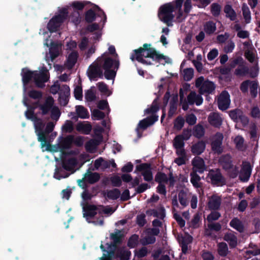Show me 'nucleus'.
Masks as SVG:
<instances>
[{"label": "nucleus", "instance_id": "40", "mask_svg": "<svg viewBox=\"0 0 260 260\" xmlns=\"http://www.w3.org/2000/svg\"><path fill=\"white\" fill-rule=\"evenodd\" d=\"M190 182L192 185L197 188H200L201 187L200 177L195 172H192L190 173Z\"/></svg>", "mask_w": 260, "mask_h": 260}, {"label": "nucleus", "instance_id": "49", "mask_svg": "<svg viewBox=\"0 0 260 260\" xmlns=\"http://www.w3.org/2000/svg\"><path fill=\"white\" fill-rule=\"evenodd\" d=\"M139 238V236L137 234L132 235L128 240L127 246L130 248L136 247L138 245Z\"/></svg>", "mask_w": 260, "mask_h": 260}, {"label": "nucleus", "instance_id": "17", "mask_svg": "<svg viewBox=\"0 0 260 260\" xmlns=\"http://www.w3.org/2000/svg\"><path fill=\"white\" fill-rule=\"evenodd\" d=\"M35 71H31L27 68H23L21 70V76L23 87L25 88L31 81H34Z\"/></svg>", "mask_w": 260, "mask_h": 260}, {"label": "nucleus", "instance_id": "43", "mask_svg": "<svg viewBox=\"0 0 260 260\" xmlns=\"http://www.w3.org/2000/svg\"><path fill=\"white\" fill-rule=\"evenodd\" d=\"M224 240L229 244L230 246L232 247H235L237 245V238L233 234H226L224 236Z\"/></svg>", "mask_w": 260, "mask_h": 260}, {"label": "nucleus", "instance_id": "21", "mask_svg": "<svg viewBox=\"0 0 260 260\" xmlns=\"http://www.w3.org/2000/svg\"><path fill=\"white\" fill-rule=\"evenodd\" d=\"M251 167L249 162L243 163L242 170L240 174L239 178L243 182L247 181L251 175Z\"/></svg>", "mask_w": 260, "mask_h": 260}, {"label": "nucleus", "instance_id": "13", "mask_svg": "<svg viewBox=\"0 0 260 260\" xmlns=\"http://www.w3.org/2000/svg\"><path fill=\"white\" fill-rule=\"evenodd\" d=\"M158 120V116L150 115L147 117L140 120L138 125L137 131L139 137H141V135L139 133V129H146L148 126L152 125L155 121Z\"/></svg>", "mask_w": 260, "mask_h": 260}, {"label": "nucleus", "instance_id": "19", "mask_svg": "<svg viewBox=\"0 0 260 260\" xmlns=\"http://www.w3.org/2000/svg\"><path fill=\"white\" fill-rule=\"evenodd\" d=\"M123 237L124 235L122 233V231L115 229L114 233H111L110 235V239L112 240L113 242L109 243V247L113 246L116 248L117 244H121Z\"/></svg>", "mask_w": 260, "mask_h": 260}, {"label": "nucleus", "instance_id": "35", "mask_svg": "<svg viewBox=\"0 0 260 260\" xmlns=\"http://www.w3.org/2000/svg\"><path fill=\"white\" fill-rule=\"evenodd\" d=\"M100 178V174L96 172H89L85 175V179L90 184H94L97 182Z\"/></svg>", "mask_w": 260, "mask_h": 260}, {"label": "nucleus", "instance_id": "26", "mask_svg": "<svg viewBox=\"0 0 260 260\" xmlns=\"http://www.w3.org/2000/svg\"><path fill=\"white\" fill-rule=\"evenodd\" d=\"M206 144L204 142L201 141L194 143L191 146V151L194 155H200L205 150Z\"/></svg>", "mask_w": 260, "mask_h": 260}, {"label": "nucleus", "instance_id": "15", "mask_svg": "<svg viewBox=\"0 0 260 260\" xmlns=\"http://www.w3.org/2000/svg\"><path fill=\"white\" fill-rule=\"evenodd\" d=\"M36 104L38 108L41 111V114L43 115L48 114L53 107L54 99L52 96L48 97L42 104L37 102Z\"/></svg>", "mask_w": 260, "mask_h": 260}, {"label": "nucleus", "instance_id": "50", "mask_svg": "<svg viewBox=\"0 0 260 260\" xmlns=\"http://www.w3.org/2000/svg\"><path fill=\"white\" fill-rule=\"evenodd\" d=\"M70 19L71 22L77 26L80 23L82 17L79 12L75 11L71 14Z\"/></svg>", "mask_w": 260, "mask_h": 260}, {"label": "nucleus", "instance_id": "8", "mask_svg": "<svg viewBox=\"0 0 260 260\" xmlns=\"http://www.w3.org/2000/svg\"><path fill=\"white\" fill-rule=\"evenodd\" d=\"M87 74L90 80H94L98 78H103V70L97 60L89 66Z\"/></svg>", "mask_w": 260, "mask_h": 260}, {"label": "nucleus", "instance_id": "53", "mask_svg": "<svg viewBox=\"0 0 260 260\" xmlns=\"http://www.w3.org/2000/svg\"><path fill=\"white\" fill-rule=\"evenodd\" d=\"M117 71L114 68L105 70L104 76L105 78L107 80L114 79L116 76Z\"/></svg>", "mask_w": 260, "mask_h": 260}, {"label": "nucleus", "instance_id": "14", "mask_svg": "<svg viewBox=\"0 0 260 260\" xmlns=\"http://www.w3.org/2000/svg\"><path fill=\"white\" fill-rule=\"evenodd\" d=\"M231 103L230 95L225 91L222 92L217 100L218 106L219 109L225 110L229 108Z\"/></svg>", "mask_w": 260, "mask_h": 260}, {"label": "nucleus", "instance_id": "55", "mask_svg": "<svg viewBox=\"0 0 260 260\" xmlns=\"http://www.w3.org/2000/svg\"><path fill=\"white\" fill-rule=\"evenodd\" d=\"M28 95L32 99L40 100L42 98L43 94L40 91L32 89L28 92Z\"/></svg>", "mask_w": 260, "mask_h": 260}, {"label": "nucleus", "instance_id": "22", "mask_svg": "<svg viewBox=\"0 0 260 260\" xmlns=\"http://www.w3.org/2000/svg\"><path fill=\"white\" fill-rule=\"evenodd\" d=\"M221 202L220 196L213 194L209 197L207 207L210 210H217L219 208Z\"/></svg>", "mask_w": 260, "mask_h": 260}, {"label": "nucleus", "instance_id": "61", "mask_svg": "<svg viewBox=\"0 0 260 260\" xmlns=\"http://www.w3.org/2000/svg\"><path fill=\"white\" fill-rule=\"evenodd\" d=\"M62 130L66 133H72L74 129L73 123L70 120H67L62 127Z\"/></svg>", "mask_w": 260, "mask_h": 260}, {"label": "nucleus", "instance_id": "32", "mask_svg": "<svg viewBox=\"0 0 260 260\" xmlns=\"http://www.w3.org/2000/svg\"><path fill=\"white\" fill-rule=\"evenodd\" d=\"M184 63L182 62L181 64V74L183 77V79L185 81L190 80L193 77L194 71L192 68H186L182 69Z\"/></svg>", "mask_w": 260, "mask_h": 260}, {"label": "nucleus", "instance_id": "57", "mask_svg": "<svg viewBox=\"0 0 260 260\" xmlns=\"http://www.w3.org/2000/svg\"><path fill=\"white\" fill-rule=\"evenodd\" d=\"M25 116L27 119L34 121L38 117L35 114L34 108L30 107L28 108L25 112Z\"/></svg>", "mask_w": 260, "mask_h": 260}, {"label": "nucleus", "instance_id": "63", "mask_svg": "<svg viewBox=\"0 0 260 260\" xmlns=\"http://www.w3.org/2000/svg\"><path fill=\"white\" fill-rule=\"evenodd\" d=\"M229 175L232 178H235L238 174L239 170L238 168L234 165L230 166V168L226 170Z\"/></svg>", "mask_w": 260, "mask_h": 260}, {"label": "nucleus", "instance_id": "59", "mask_svg": "<svg viewBox=\"0 0 260 260\" xmlns=\"http://www.w3.org/2000/svg\"><path fill=\"white\" fill-rule=\"evenodd\" d=\"M155 242V237L150 234L141 240V243L143 245H147L150 244H153Z\"/></svg>", "mask_w": 260, "mask_h": 260}, {"label": "nucleus", "instance_id": "52", "mask_svg": "<svg viewBox=\"0 0 260 260\" xmlns=\"http://www.w3.org/2000/svg\"><path fill=\"white\" fill-rule=\"evenodd\" d=\"M216 30L215 24L211 21L207 22L204 25V30L208 34L213 33Z\"/></svg>", "mask_w": 260, "mask_h": 260}, {"label": "nucleus", "instance_id": "44", "mask_svg": "<svg viewBox=\"0 0 260 260\" xmlns=\"http://www.w3.org/2000/svg\"><path fill=\"white\" fill-rule=\"evenodd\" d=\"M70 175V174L66 172L64 169H56L54 174V177L57 180H60L62 178L68 177Z\"/></svg>", "mask_w": 260, "mask_h": 260}, {"label": "nucleus", "instance_id": "39", "mask_svg": "<svg viewBox=\"0 0 260 260\" xmlns=\"http://www.w3.org/2000/svg\"><path fill=\"white\" fill-rule=\"evenodd\" d=\"M234 143L236 148L239 150L243 151L246 148L245 144H244V140L241 136H236L234 139Z\"/></svg>", "mask_w": 260, "mask_h": 260}, {"label": "nucleus", "instance_id": "31", "mask_svg": "<svg viewBox=\"0 0 260 260\" xmlns=\"http://www.w3.org/2000/svg\"><path fill=\"white\" fill-rule=\"evenodd\" d=\"M131 254L129 251L119 248L116 250L115 258H119V260H129Z\"/></svg>", "mask_w": 260, "mask_h": 260}, {"label": "nucleus", "instance_id": "27", "mask_svg": "<svg viewBox=\"0 0 260 260\" xmlns=\"http://www.w3.org/2000/svg\"><path fill=\"white\" fill-rule=\"evenodd\" d=\"M191 196V193L187 189H183L180 191L178 194V200L180 204L183 207H186L188 203V200Z\"/></svg>", "mask_w": 260, "mask_h": 260}, {"label": "nucleus", "instance_id": "37", "mask_svg": "<svg viewBox=\"0 0 260 260\" xmlns=\"http://www.w3.org/2000/svg\"><path fill=\"white\" fill-rule=\"evenodd\" d=\"M230 225L239 232H242L244 231V226L242 222L237 218L233 219L231 221Z\"/></svg>", "mask_w": 260, "mask_h": 260}, {"label": "nucleus", "instance_id": "4", "mask_svg": "<svg viewBox=\"0 0 260 260\" xmlns=\"http://www.w3.org/2000/svg\"><path fill=\"white\" fill-rule=\"evenodd\" d=\"M195 86L200 94H212L215 89L214 83L203 76L196 79Z\"/></svg>", "mask_w": 260, "mask_h": 260}, {"label": "nucleus", "instance_id": "9", "mask_svg": "<svg viewBox=\"0 0 260 260\" xmlns=\"http://www.w3.org/2000/svg\"><path fill=\"white\" fill-rule=\"evenodd\" d=\"M35 128L36 132L37 133L38 139L39 142H41L42 147H44L47 143V140L46 136L44 134V128L45 127V123L42 119L37 118L34 121Z\"/></svg>", "mask_w": 260, "mask_h": 260}, {"label": "nucleus", "instance_id": "56", "mask_svg": "<svg viewBox=\"0 0 260 260\" xmlns=\"http://www.w3.org/2000/svg\"><path fill=\"white\" fill-rule=\"evenodd\" d=\"M110 179L113 186L119 187L121 186L122 180L119 176L115 175L111 177Z\"/></svg>", "mask_w": 260, "mask_h": 260}, {"label": "nucleus", "instance_id": "24", "mask_svg": "<svg viewBox=\"0 0 260 260\" xmlns=\"http://www.w3.org/2000/svg\"><path fill=\"white\" fill-rule=\"evenodd\" d=\"M76 111L77 116L74 115V116L72 117L73 120L77 121L78 117L82 119H85L89 117V113L87 110L81 105L76 106ZM71 114L75 115V113L71 112Z\"/></svg>", "mask_w": 260, "mask_h": 260}, {"label": "nucleus", "instance_id": "41", "mask_svg": "<svg viewBox=\"0 0 260 260\" xmlns=\"http://www.w3.org/2000/svg\"><path fill=\"white\" fill-rule=\"evenodd\" d=\"M106 245L107 249V253H103L102 257L112 260L113 257L115 258L116 251L115 249L116 248H114L113 246L109 247V243H106Z\"/></svg>", "mask_w": 260, "mask_h": 260}, {"label": "nucleus", "instance_id": "1", "mask_svg": "<svg viewBox=\"0 0 260 260\" xmlns=\"http://www.w3.org/2000/svg\"><path fill=\"white\" fill-rule=\"evenodd\" d=\"M184 0H176L175 7L171 3L164 5V22L168 26L172 25V20L174 17L173 12L176 15V19L178 21H182L185 17V13H188L192 8L191 1L186 0L184 6V12L182 11V5Z\"/></svg>", "mask_w": 260, "mask_h": 260}, {"label": "nucleus", "instance_id": "3", "mask_svg": "<svg viewBox=\"0 0 260 260\" xmlns=\"http://www.w3.org/2000/svg\"><path fill=\"white\" fill-rule=\"evenodd\" d=\"M68 17V10L66 8H62L59 10L58 13L56 14L49 20L47 24V29L50 32L57 31Z\"/></svg>", "mask_w": 260, "mask_h": 260}, {"label": "nucleus", "instance_id": "20", "mask_svg": "<svg viewBox=\"0 0 260 260\" xmlns=\"http://www.w3.org/2000/svg\"><path fill=\"white\" fill-rule=\"evenodd\" d=\"M223 139V135L221 133H217L213 138L212 143V150L217 153L222 152V141Z\"/></svg>", "mask_w": 260, "mask_h": 260}, {"label": "nucleus", "instance_id": "36", "mask_svg": "<svg viewBox=\"0 0 260 260\" xmlns=\"http://www.w3.org/2000/svg\"><path fill=\"white\" fill-rule=\"evenodd\" d=\"M219 162L224 170L230 168L232 165L231 156L230 155L222 156L219 159Z\"/></svg>", "mask_w": 260, "mask_h": 260}, {"label": "nucleus", "instance_id": "38", "mask_svg": "<svg viewBox=\"0 0 260 260\" xmlns=\"http://www.w3.org/2000/svg\"><path fill=\"white\" fill-rule=\"evenodd\" d=\"M77 160L75 158H70L62 162V167L63 169L66 171H71L73 167L76 164Z\"/></svg>", "mask_w": 260, "mask_h": 260}, {"label": "nucleus", "instance_id": "18", "mask_svg": "<svg viewBox=\"0 0 260 260\" xmlns=\"http://www.w3.org/2000/svg\"><path fill=\"white\" fill-rule=\"evenodd\" d=\"M59 100L60 103L66 106L69 102V96L70 95V87L67 85H62L59 92Z\"/></svg>", "mask_w": 260, "mask_h": 260}, {"label": "nucleus", "instance_id": "29", "mask_svg": "<svg viewBox=\"0 0 260 260\" xmlns=\"http://www.w3.org/2000/svg\"><path fill=\"white\" fill-rule=\"evenodd\" d=\"M78 57V53L77 51H73L69 54L66 63V66L69 69H72L77 62Z\"/></svg>", "mask_w": 260, "mask_h": 260}, {"label": "nucleus", "instance_id": "62", "mask_svg": "<svg viewBox=\"0 0 260 260\" xmlns=\"http://www.w3.org/2000/svg\"><path fill=\"white\" fill-rule=\"evenodd\" d=\"M92 116L94 119L101 120L105 117V114L98 109H94L92 112Z\"/></svg>", "mask_w": 260, "mask_h": 260}, {"label": "nucleus", "instance_id": "58", "mask_svg": "<svg viewBox=\"0 0 260 260\" xmlns=\"http://www.w3.org/2000/svg\"><path fill=\"white\" fill-rule=\"evenodd\" d=\"M218 253L221 256H225L228 252V248L226 243H220L218 244Z\"/></svg>", "mask_w": 260, "mask_h": 260}, {"label": "nucleus", "instance_id": "64", "mask_svg": "<svg viewBox=\"0 0 260 260\" xmlns=\"http://www.w3.org/2000/svg\"><path fill=\"white\" fill-rule=\"evenodd\" d=\"M145 217L146 216L144 213L139 214L137 216L136 223L140 227L144 226L146 223L147 221Z\"/></svg>", "mask_w": 260, "mask_h": 260}, {"label": "nucleus", "instance_id": "28", "mask_svg": "<svg viewBox=\"0 0 260 260\" xmlns=\"http://www.w3.org/2000/svg\"><path fill=\"white\" fill-rule=\"evenodd\" d=\"M209 122L215 127H219L221 125L222 119L217 113H211L208 117Z\"/></svg>", "mask_w": 260, "mask_h": 260}, {"label": "nucleus", "instance_id": "6", "mask_svg": "<svg viewBox=\"0 0 260 260\" xmlns=\"http://www.w3.org/2000/svg\"><path fill=\"white\" fill-rule=\"evenodd\" d=\"M159 199V197L158 196L154 194L150 199L147 200V203L150 204V206L154 207V208L147 210L146 214L148 216H152L154 217L162 219V205L159 204L157 207H155L154 205V203H156Z\"/></svg>", "mask_w": 260, "mask_h": 260}, {"label": "nucleus", "instance_id": "51", "mask_svg": "<svg viewBox=\"0 0 260 260\" xmlns=\"http://www.w3.org/2000/svg\"><path fill=\"white\" fill-rule=\"evenodd\" d=\"M155 181L158 183L157 187V192L160 194H162V172L160 171L157 173L155 177Z\"/></svg>", "mask_w": 260, "mask_h": 260}, {"label": "nucleus", "instance_id": "34", "mask_svg": "<svg viewBox=\"0 0 260 260\" xmlns=\"http://www.w3.org/2000/svg\"><path fill=\"white\" fill-rule=\"evenodd\" d=\"M76 129L78 132H81L84 134L88 135L91 131L92 126L90 123H79L76 126Z\"/></svg>", "mask_w": 260, "mask_h": 260}, {"label": "nucleus", "instance_id": "25", "mask_svg": "<svg viewBox=\"0 0 260 260\" xmlns=\"http://www.w3.org/2000/svg\"><path fill=\"white\" fill-rule=\"evenodd\" d=\"M83 210L84 212V217L92 218L97 214L98 208L94 205L87 204L83 207Z\"/></svg>", "mask_w": 260, "mask_h": 260}, {"label": "nucleus", "instance_id": "60", "mask_svg": "<svg viewBox=\"0 0 260 260\" xmlns=\"http://www.w3.org/2000/svg\"><path fill=\"white\" fill-rule=\"evenodd\" d=\"M74 96L76 100H82L83 98L82 88L81 86L77 85L74 89Z\"/></svg>", "mask_w": 260, "mask_h": 260}, {"label": "nucleus", "instance_id": "23", "mask_svg": "<svg viewBox=\"0 0 260 260\" xmlns=\"http://www.w3.org/2000/svg\"><path fill=\"white\" fill-rule=\"evenodd\" d=\"M208 176L213 184L220 185L224 182L221 174L218 171H210Z\"/></svg>", "mask_w": 260, "mask_h": 260}, {"label": "nucleus", "instance_id": "7", "mask_svg": "<svg viewBox=\"0 0 260 260\" xmlns=\"http://www.w3.org/2000/svg\"><path fill=\"white\" fill-rule=\"evenodd\" d=\"M97 61L101 66L102 69L104 70L111 69L113 67L114 69L118 70L119 67V61L116 59H113L110 57H107L106 53H104L101 57L97 58Z\"/></svg>", "mask_w": 260, "mask_h": 260}, {"label": "nucleus", "instance_id": "42", "mask_svg": "<svg viewBox=\"0 0 260 260\" xmlns=\"http://www.w3.org/2000/svg\"><path fill=\"white\" fill-rule=\"evenodd\" d=\"M121 194L120 191L118 188L108 190L106 192L107 197L111 200H115L118 199Z\"/></svg>", "mask_w": 260, "mask_h": 260}, {"label": "nucleus", "instance_id": "11", "mask_svg": "<svg viewBox=\"0 0 260 260\" xmlns=\"http://www.w3.org/2000/svg\"><path fill=\"white\" fill-rule=\"evenodd\" d=\"M159 91L158 95L153 100L151 106L144 111L145 115H156L155 113L159 110V98L161 95V90L162 89V83L158 85Z\"/></svg>", "mask_w": 260, "mask_h": 260}, {"label": "nucleus", "instance_id": "54", "mask_svg": "<svg viewBox=\"0 0 260 260\" xmlns=\"http://www.w3.org/2000/svg\"><path fill=\"white\" fill-rule=\"evenodd\" d=\"M242 114V112L238 109L230 111L229 116L234 121L238 122L240 116Z\"/></svg>", "mask_w": 260, "mask_h": 260}, {"label": "nucleus", "instance_id": "33", "mask_svg": "<svg viewBox=\"0 0 260 260\" xmlns=\"http://www.w3.org/2000/svg\"><path fill=\"white\" fill-rule=\"evenodd\" d=\"M192 238L187 235L183 237L180 242V245L182 248V251L183 253L186 254L188 250V245L191 243Z\"/></svg>", "mask_w": 260, "mask_h": 260}, {"label": "nucleus", "instance_id": "30", "mask_svg": "<svg viewBox=\"0 0 260 260\" xmlns=\"http://www.w3.org/2000/svg\"><path fill=\"white\" fill-rule=\"evenodd\" d=\"M73 142L74 136L73 135H69L65 138H62L59 144L60 147L62 150L70 149Z\"/></svg>", "mask_w": 260, "mask_h": 260}, {"label": "nucleus", "instance_id": "47", "mask_svg": "<svg viewBox=\"0 0 260 260\" xmlns=\"http://www.w3.org/2000/svg\"><path fill=\"white\" fill-rule=\"evenodd\" d=\"M95 19L96 14L92 9H90L85 13V20L87 23H92Z\"/></svg>", "mask_w": 260, "mask_h": 260}, {"label": "nucleus", "instance_id": "45", "mask_svg": "<svg viewBox=\"0 0 260 260\" xmlns=\"http://www.w3.org/2000/svg\"><path fill=\"white\" fill-rule=\"evenodd\" d=\"M99 145V142L94 139H91L87 141L85 145V148L87 151L92 152Z\"/></svg>", "mask_w": 260, "mask_h": 260}, {"label": "nucleus", "instance_id": "16", "mask_svg": "<svg viewBox=\"0 0 260 260\" xmlns=\"http://www.w3.org/2000/svg\"><path fill=\"white\" fill-rule=\"evenodd\" d=\"M191 164L192 165V172L203 173L206 169L204 159L199 156L194 157L191 161Z\"/></svg>", "mask_w": 260, "mask_h": 260}, {"label": "nucleus", "instance_id": "46", "mask_svg": "<svg viewBox=\"0 0 260 260\" xmlns=\"http://www.w3.org/2000/svg\"><path fill=\"white\" fill-rule=\"evenodd\" d=\"M242 14L245 22L249 23L251 20V13L250 10L246 4L242 5Z\"/></svg>", "mask_w": 260, "mask_h": 260}, {"label": "nucleus", "instance_id": "10", "mask_svg": "<svg viewBox=\"0 0 260 260\" xmlns=\"http://www.w3.org/2000/svg\"><path fill=\"white\" fill-rule=\"evenodd\" d=\"M49 79V75L47 73L35 71L34 82L35 86L39 88H43L45 86V83Z\"/></svg>", "mask_w": 260, "mask_h": 260}, {"label": "nucleus", "instance_id": "48", "mask_svg": "<svg viewBox=\"0 0 260 260\" xmlns=\"http://www.w3.org/2000/svg\"><path fill=\"white\" fill-rule=\"evenodd\" d=\"M224 11L226 14V16L229 18L231 20H235L236 18V13L230 5H226L224 7Z\"/></svg>", "mask_w": 260, "mask_h": 260}, {"label": "nucleus", "instance_id": "2", "mask_svg": "<svg viewBox=\"0 0 260 260\" xmlns=\"http://www.w3.org/2000/svg\"><path fill=\"white\" fill-rule=\"evenodd\" d=\"M130 59L143 64L150 65L152 64L150 60L158 62L162 59V54L159 53L155 48L151 47V44L145 43L143 47L133 50Z\"/></svg>", "mask_w": 260, "mask_h": 260}, {"label": "nucleus", "instance_id": "5", "mask_svg": "<svg viewBox=\"0 0 260 260\" xmlns=\"http://www.w3.org/2000/svg\"><path fill=\"white\" fill-rule=\"evenodd\" d=\"M184 94L182 89L180 91V103L182 105V109L184 110H187L188 108V104L190 105L196 104L197 106L201 105L203 101L202 96L197 93L194 91H191L187 96V103L184 100Z\"/></svg>", "mask_w": 260, "mask_h": 260}, {"label": "nucleus", "instance_id": "12", "mask_svg": "<svg viewBox=\"0 0 260 260\" xmlns=\"http://www.w3.org/2000/svg\"><path fill=\"white\" fill-rule=\"evenodd\" d=\"M136 171L142 172V175L146 181H150L153 179L151 165L148 163H144L136 166Z\"/></svg>", "mask_w": 260, "mask_h": 260}]
</instances>
